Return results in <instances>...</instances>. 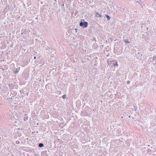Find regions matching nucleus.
Returning <instances> with one entry per match:
<instances>
[{"mask_svg": "<svg viewBox=\"0 0 156 156\" xmlns=\"http://www.w3.org/2000/svg\"><path fill=\"white\" fill-rule=\"evenodd\" d=\"M127 83L128 84H129L130 83V81H128L127 82Z\"/></svg>", "mask_w": 156, "mask_h": 156, "instance_id": "obj_15", "label": "nucleus"}, {"mask_svg": "<svg viewBox=\"0 0 156 156\" xmlns=\"http://www.w3.org/2000/svg\"><path fill=\"white\" fill-rule=\"evenodd\" d=\"M114 63H112V64L114 65V66H117L118 64L117 63V62H115L114 61Z\"/></svg>", "mask_w": 156, "mask_h": 156, "instance_id": "obj_7", "label": "nucleus"}, {"mask_svg": "<svg viewBox=\"0 0 156 156\" xmlns=\"http://www.w3.org/2000/svg\"><path fill=\"white\" fill-rule=\"evenodd\" d=\"M88 25V23L87 22L84 21V20H82L80 23V26L83 28H86Z\"/></svg>", "mask_w": 156, "mask_h": 156, "instance_id": "obj_1", "label": "nucleus"}, {"mask_svg": "<svg viewBox=\"0 0 156 156\" xmlns=\"http://www.w3.org/2000/svg\"><path fill=\"white\" fill-rule=\"evenodd\" d=\"M134 109L135 110V111H136L137 110V107L136 106H134Z\"/></svg>", "mask_w": 156, "mask_h": 156, "instance_id": "obj_12", "label": "nucleus"}, {"mask_svg": "<svg viewBox=\"0 0 156 156\" xmlns=\"http://www.w3.org/2000/svg\"><path fill=\"white\" fill-rule=\"evenodd\" d=\"M124 42L126 44L130 43V42H129L128 40L127 39H126V40H124Z\"/></svg>", "mask_w": 156, "mask_h": 156, "instance_id": "obj_6", "label": "nucleus"}, {"mask_svg": "<svg viewBox=\"0 0 156 156\" xmlns=\"http://www.w3.org/2000/svg\"><path fill=\"white\" fill-rule=\"evenodd\" d=\"M27 117H25V118H24V120L25 121H26V120H27Z\"/></svg>", "mask_w": 156, "mask_h": 156, "instance_id": "obj_14", "label": "nucleus"}, {"mask_svg": "<svg viewBox=\"0 0 156 156\" xmlns=\"http://www.w3.org/2000/svg\"><path fill=\"white\" fill-rule=\"evenodd\" d=\"M38 146L40 147H44V145L43 144L40 143L39 144Z\"/></svg>", "mask_w": 156, "mask_h": 156, "instance_id": "obj_4", "label": "nucleus"}, {"mask_svg": "<svg viewBox=\"0 0 156 156\" xmlns=\"http://www.w3.org/2000/svg\"><path fill=\"white\" fill-rule=\"evenodd\" d=\"M116 142H120V141H119V140H116Z\"/></svg>", "mask_w": 156, "mask_h": 156, "instance_id": "obj_17", "label": "nucleus"}, {"mask_svg": "<svg viewBox=\"0 0 156 156\" xmlns=\"http://www.w3.org/2000/svg\"><path fill=\"white\" fill-rule=\"evenodd\" d=\"M36 58V57L35 56L34 57V59H35Z\"/></svg>", "mask_w": 156, "mask_h": 156, "instance_id": "obj_19", "label": "nucleus"}, {"mask_svg": "<svg viewBox=\"0 0 156 156\" xmlns=\"http://www.w3.org/2000/svg\"><path fill=\"white\" fill-rule=\"evenodd\" d=\"M61 6L62 7H64V4H62L61 5Z\"/></svg>", "mask_w": 156, "mask_h": 156, "instance_id": "obj_16", "label": "nucleus"}, {"mask_svg": "<svg viewBox=\"0 0 156 156\" xmlns=\"http://www.w3.org/2000/svg\"><path fill=\"white\" fill-rule=\"evenodd\" d=\"M139 4H140L142 8H143V6L144 5V4L143 2H141V0H139Z\"/></svg>", "mask_w": 156, "mask_h": 156, "instance_id": "obj_3", "label": "nucleus"}, {"mask_svg": "<svg viewBox=\"0 0 156 156\" xmlns=\"http://www.w3.org/2000/svg\"><path fill=\"white\" fill-rule=\"evenodd\" d=\"M95 16L96 17L98 18L102 17V16L99 14L98 12H97V13H96Z\"/></svg>", "mask_w": 156, "mask_h": 156, "instance_id": "obj_2", "label": "nucleus"}, {"mask_svg": "<svg viewBox=\"0 0 156 156\" xmlns=\"http://www.w3.org/2000/svg\"><path fill=\"white\" fill-rule=\"evenodd\" d=\"M136 2H138L139 3V0L138 1H136Z\"/></svg>", "mask_w": 156, "mask_h": 156, "instance_id": "obj_20", "label": "nucleus"}, {"mask_svg": "<svg viewBox=\"0 0 156 156\" xmlns=\"http://www.w3.org/2000/svg\"><path fill=\"white\" fill-rule=\"evenodd\" d=\"M66 95H64L62 96V98L63 99H65L66 98Z\"/></svg>", "mask_w": 156, "mask_h": 156, "instance_id": "obj_10", "label": "nucleus"}, {"mask_svg": "<svg viewBox=\"0 0 156 156\" xmlns=\"http://www.w3.org/2000/svg\"><path fill=\"white\" fill-rule=\"evenodd\" d=\"M75 30H76V32H77V29H75Z\"/></svg>", "mask_w": 156, "mask_h": 156, "instance_id": "obj_18", "label": "nucleus"}, {"mask_svg": "<svg viewBox=\"0 0 156 156\" xmlns=\"http://www.w3.org/2000/svg\"><path fill=\"white\" fill-rule=\"evenodd\" d=\"M18 72V69H16V70L14 71V73H16Z\"/></svg>", "mask_w": 156, "mask_h": 156, "instance_id": "obj_11", "label": "nucleus"}, {"mask_svg": "<svg viewBox=\"0 0 156 156\" xmlns=\"http://www.w3.org/2000/svg\"><path fill=\"white\" fill-rule=\"evenodd\" d=\"M106 16L107 18V19L108 20H110V17L108 15H106Z\"/></svg>", "mask_w": 156, "mask_h": 156, "instance_id": "obj_5", "label": "nucleus"}, {"mask_svg": "<svg viewBox=\"0 0 156 156\" xmlns=\"http://www.w3.org/2000/svg\"><path fill=\"white\" fill-rule=\"evenodd\" d=\"M154 60L156 62V56H154L153 58L152 59V61H153Z\"/></svg>", "mask_w": 156, "mask_h": 156, "instance_id": "obj_8", "label": "nucleus"}, {"mask_svg": "<svg viewBox=\"0 0 156 156\" xmlns=\"http://www.w3.org/2000/svg\"><path fill=\"white\" fill-rule=\"evenodd\" d=\"M16 144H19L20 143V142L18 140H17L16 142Z\"/></svg>", "mask_w": 156, "mask_h": 156, "instance_id": "obj_13", "label": "nucleus"}, {"mask_svg": "<svg viewBox=\"0 0 156 156\" xmlns=\"http://www.w3.org/2000/svg\"><path fill=\"white\" fill-rule=\"evenodd\" d=\"M112 62L111 61H108V63L109 65H110L112 64Z\"/></svg>", "mask_w": 156, "mask_h": 156, "instance_id": "obj_9", "label": "nucleus"}]
</instances>
